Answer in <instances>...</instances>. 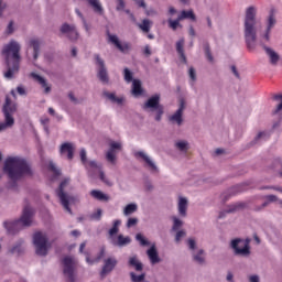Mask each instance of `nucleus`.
<instances>
[{
	"instance_id": "f257e3e1",
	"label": "nucleus",
	"mask_w": 282,
	"mask_h": 282,
	"mask_svg": "<svg viewBox=\"0 0 282 282\" xmlns=\"http://www.w3.org/2000/svg\"><path fill=\"white\" fill-rule=\"evenodd\" d=\"M3 171L8 175L9 180L13 182L14 186H17V182H19V180H23L25 175H33L32 167H30L28 161L19 156L8 158L4 161Z\"/></svg>"
},
{
	"instance_id": "f03ea898",
	"label": "nucleus",
	"mask_w": 282,
	"mask_h": 282,
	"mask_svg": "<svg viewBox=\"0 0 282 282\" xmlns=\"http://www.w3.org/2000/svg\"><path fill=\"white\" fill-rule=\"evenodd\" d=\"M4 63L7 65L6 78H14V74H19L21 69V45L18 42H10L2 50Z\"/></svg>"
},
{
	"instance_id": "7ed1b4c3",
	"label": "nucleus",
	"mask_w": 282,
	"mask_h": 282,
	"mask_svg": "<svg viewBox=\"0 0 282 282\" xmlns=\"http://www.w3.org/2000/svg\"><path fill=\"white\" fill-rule=\"evenodd\" d=\"M257 9L249 7L245 15V41L247 48L252 51L257 47Z\"/></svg>"
},
{
	"instance_id": "20e7f679",
	"label": "nucleus",
	"mask_w": 282,
	"mask_h": 282,
	"mask_svg": "<svg viewBox=\"0 0 282 282\" xmlns=\"http://www.w3.org/2000/svg\"><path fill=\"white\" fill-rule=\"evenodd\" d=\"M34 218V208L26 205L22 210V215L20 219L9 221L6 220L3 226L9 235H17L20 230L19 226H23L24 228H30L32 226V219Z\"/></svg>"
},
{
	"instance_id": "39448f33",
	"label": "nucleus",
	"mask_w": 282,
	"mask_h": 282,
	"mask_svg": "<svg viewBox=\"0 0 282 282\" xmlns=\"http://www.w3.org/2000/svg\"><path fill=\"white\" fill-rule=\"evenodd\" d=\"M4 116V122H0V132L6 131L9 127H14V113H17V105L12 104L10 96L6 97L4 105L2 107Z\"/></svg>"
},
{
	"instance_id": "423d86ee",
	"label": "nucleus",
	"mask_w": 282,
	"mask_h": 282,
	"mask_svg": "<svg viewBox=\"0 0 282 282\" xmlns=\"http://www.w3.org/2000/svg\"><path fill=\"white\" fill-rule=\"evenodd\" d=\"M144 111L155 112V121L160 122L164 116V106L160 104V94L151 96L143 105Z\"/></svg>"
},
{
	"instance_id": "0eeeda50",
	"label": "nucleus",
	"mask_w": 282,
	"mask_h": 282,
	"mask_svg": "<svg viewBox=\"0 0 282 282\" xmlns=\"http://www.w3.org/2000/svg\"><path fill=\"white\" fill-rule=\"evenodd\" d=\"M250 238L231 240L230 248L234 249L236 257H250Z\"/></svg>"
},
{
	"instance_id": "6e6552de",
	"label": "nucleus",
	"mask_w": 282,
	"mask_h": 282,
	"mask_svg": "<svg viewBox=\"0 0 282 282\" xmlns=\"http://www.w3.org/2000/svg\"><path fill=\"white\" fill-rule=\"evenodd\" d=\"M33 243L35 246V253L39 257H47V236L41 231L33 235Z\"/></svg>"
},
{
	"instance_id": "1a4fd4ad",
	"label": "nucleus",
	"mask_w": 282,
	"mask_h": 282,
	"mask_svg": "<svg viewBox=\"0 0 282 282\" xmlns=\"http://www.w3.org/2000/svg\"><path fill=\"white\" fill-rule=\"evenodd\" d=\"M67 184H69V178H64L56 189V195L65 210L72 215V208L69 207V200L72 199V196L65 193V186H67Z\"/></svg>"
},
{
	"instance_id": "9d476101",
	"label": "nucleus",
	"mask_w": 282,
	"mask_h": 282,
	"mask_svg": "<svg viewBox=\"0 0 282 282\" xmlns=\"http://www.w3.org/2000/svg\"><path fill=\"white\" fill-rule=\"evenodd\" d=\"M62 263L64 265L63 274L66 276L67 282H76V264L74 258L66 256L63 258Z\"/></svg>"
},
{
	"instance_id": "9b49d317",
	"label": "nucleus",
	"mask_w": 282,
	"mask_h": 282,
	"mask_svg": "<svg viewBox=\"0 0 282 282\" xmlns=\"http://www.w3.org/2000/svg\"><path fill=\"white\" fill-rule=\"evenodd\" d=\"M274 25H276V9L271 8L267 18V28L262 35L263 41H265L267 43H269L270 41V34H272Z\"/></svg>"
},
{
	"instance_id": "f8f14e48",
	"label": "nucleus",
	"mask_w": 282,
	"mask_h": 282,
	"mask_svg": "<svg viewBox=\"0 0 282 282\" xmlns=\"http://www.w3.org/2000/svg\"><path fill=\"white\" fill-rule=\"evenodd\" d=\"M106 34L108 36L109 43H112V45H115V47H117V50H119V52H121L122 54H127V52L131 50V43L129 42L121 43L120 40L118 39V35L111 34L109 30L106 31Z\"/></svg>"
},
{
	"instance_id": "ddd939ff",
	"label": "nucleus",
	"mask_w": 282,
	"mask_h": 282,
	"mask_svg": "<svg viewBox=\"0 0 282 282\" xmlns=\"http://www.w3.org/2000/svg\"><path fill=\"white\" fill-rule=\"evenodd\" d=\"M96 65H98L99 69L97 76L101 83L107 85L109 83V74L107 73V67H105V61L100 58V55H95Z\"/></svg>"
},
{
	"instance_id": "4468645a",
	"label": "nucleus",
	"mask_w": 282,
	"mask_h": 282,
	"mask_svg": "<svg viewBox=\"0 0 282 282\" xmlns=\"http://www.w3.org/2000/svg\"><path fill=\"white\" fill-rule=\"evenodd\" d=\"M116 265H118V259L110 257L104 260V265L100 271V278L105 279L107 274H111L113 270H116Z\"/></svg>"
},
{
	"instance_id": "2eb2a0df",
	"label": "nucleus",
	"mask_w": 282,
	"mask_h": 282,
	"mask_svg": "<svg viewBox=\"0 0 282 282\" xmlns=\"http://www.w3.org/2000/svg\"><path fill=\"white\" fill-rule=\"evenodd\" d=\"M59 32L62 34H66L69 41H78V31L76 30V25L74 24L72 25L67 23L62 24Z\"/></svg>"
},
{
	"instance_id": "dca6fc26",
	"label": "nucleus",
	"mask_w": 282,
	"mask_h": 282,
	"mask_svg": "<svg viewBox=\"0 0 282 282\" xmlns=\"http://www.w3.org/2000/svg\"><path fill=\"white\" fill-rule=\"evenodd\" d=\"M134 158H137V160H142V162H144L145 169H149V171H152V173L158 172V165H155V163H153L152 160L144 154V152H135Z\"/></svg>"
},
{
	"instance_id": "f3484780",
	"label": "nucleus",
	"mask_w": 282,
	"mask_h": 282,
	"mask_svg": "<svg viewBox=\"0 0 282 282\" xmlns=\"http://www.w3.org/2000/svg\"><path fill=\"white\" fill-rule=\"evenodd\" d=\"M121 150H122V144L118 142H111L110 149L106 154V159L108 160V162H111V164H116V151H121Z\"/></svg>"
},
{
	"instance_id": "a211bd4d",
	"label": "nucleus",
	"mask_w": 282,
	"mask_h": 282,
	"mask_svg": "<svg viewBox=\"0 0 282 282\" xmlns=\"http://www.w3.org/2000/svg\"><path fill=\"white\" fill-rule=\"evenodd\" d=\"M74 144L69 142H64L59 148L61 155H67V160H74Z\"/></svg>"
},
{
	"instance_id": "6ab92c4d",
	"label": "nucleus",
	"mask_w": 282,
	"mask_h": 282,
	"mask_svg": "<svg viewBox=\"0 0 282 282\" xmlns=\"http://www.w3.org/2000/svg\"><path fill=\"white\" fill-rule=\"evenodd\" d=\"M261 46L263 47L265 54L269 56L271 65H278L281 56H279L274 50L267 46L265 44L261 43Z\"/></svg>"
},
{
	"instance_id": "aec40b11",
	"label": "nucleus",
	"mask_w": 282,
	"mask_h": 282,
	"mask_svg": "<svg viewBox=\"0 0 282 282\" xmlns=\"http://www.w3.org/2000/svg\"><path fill=\"white\" fill-rule=\"evenodd\" d=\"M30 76L31 78H34L39 85H41L42 89H44V94H50V91H52V86L47 85V80L44 77L36 73H31Z\"/></svg>"
},
{
	"instance_id": "412c9836",
	"label": "nucleus",
	"mask_w": 282,
	"mask_h": 282,
	"mask_svg": "<svg viewBox=\"0 0 282 282\" xmlns=\"http://www.w3.org/2000/svg\"><path fill=\"white\" fill-rule=\"evenodd\" d=\"M110 243L112 246H118L119 248H122L131 243V237H124L122 234H120L118 237L112 238V240H110Z\"/></svg>"
},
{
	"instance_id": "4be33fe9",
	"label": "nucleus",
	"mask_w": 282,
	"mask_h": 282,
	"mask_svg": "<svg viewBox=\"0 0 282 282\" xmlns=\"http://www.w3.org/2000/svg\"><path fill=\"white\" fill-rule=\"evenodd\" d=\"M263 199H265V202L263 204H261L260 206H256L253 208V210L256 213H260V210H263V208H267V206H270V204L278 202L279 197H276V195H267L263 197Z\"/></svg>"
},
{
	"instance_id": "5701e85b",
	"label": "nucleus",
	"mask_w": 282,
	"mask_h": 282,
	"mask_svg": "<svg viewBox=\"0 0 282 282\" xmlns=\"http://www.w3.org/2000/svg\"><path fill=\"white\" fill-rule=\"evenodd\" d=\"M184 43H185L184 37H182L181 40H178L176 42V52H177L182 63H184L186 65V63H188V59L186 58V54L184 53Z\"/></svg>"
},
{
	"instance_id": "b1692460",
	"label": "nucleus",
	"mask_w": 282,
	"mask_h": 282,
	"mask_svg": "<svg viewBox=\"0 0 282 282\" xmlns=\"http://www.w3.org/2000/svg\"><path fill=\"white\" fill-rule=\"evenodd\" d=\"M120 226H122V220L116 219L112 221V227L108 231L110 241L116 239L117 234L120 232Z\"/></svg>"
},
{
	"instance_id": "393cba45",
	"label": "nucleus",
	"mask_w": 282,
	"mask_h": 282,
	"mask_svg": "<svg viewBox=\"0 0 282 282\" xmlns=\"http://www.w3.org/2000/svg\"><path fill=\"white\" fill-rule=\"evenodd\" d=\"M147 254L153 265H155V263H160L161 259L160 254H158V249L155 248V245L148 249Z\"/></svg>"
},
{
	"instance_id": "a878e982",
	"label": "nucleus",
	"mask_w": 282,
	"mask_h": 282,
	"mask_svg": "<svg viewBox=\"0 0 282 282\" xmlns=\"http://www.w3.org/2000/svg\"><path fill=\"white\" fill-rule=\"evenodd\" d=\"M128 265L134 268L137 272H142L144 270V264L138 260V256L129 258Z\"/></svg>"
},
{
	"instance_id": "bb28decb",
	"label": "nucleus",
	"mask_w": 282,
	"mask_h": 282,
	"mask_svg": "<svg viewBox=\"0 0 282 282\" xmlns=\"http://www.w3.org/2000/svg\"><path fill=\"white\" fill-rule=\"evenodd\" d=\"M188 210V200L185 197L178 199V215L186 217Z\"/></svg>"
},
{
	"instance_id": "cd10ccee",
	"label": "nucleus",
	"mask_w": 282,
	"mask_h": 282,
	"mask_svg": "<svg viewBox=\"0 0 282 282\" xmlns=\"http://www.w3.org/2000/svg\"><path fill=\"white\" fill-rule=\"evenodd\" d=\"M86 1L93 8L96 14L105 13V9H102V4H100V0H86Z\"/></svg>"
},
{
	"instance_id": "c85d7f7f",
	"label": "nucleus",
	"mask_w": 282,
	"mask_h": 282,
	"mask_svg": "<svg viewBox=\"0 0 282 282\" xmlns=\"http://www.w3.org/2000/svg\"><path fill=\"white\" fill-rule=\"evenodd\" d=\"M90 195L94 197V199H98V202H109V196L101 191L93 189Z\"/></svg>"
},
{
	"instance_id": "c756f323",
	"label": "nucleus",
	"mask_w": 282,
	"mask_h": 282,
	"mask_svg": "<svg viewBox=\"0 0 282 282\" xmlns=\"http://www.w3.org/2000/svg\"><path fill=\"white\" fill-rule=\"evenodd\" d=\"M144 90L142 89V82L139 79H133L132 82V94L133 96H142V93Z\"/></svg>"
},
{
	"instance_id": "7c9ffc66",
	"label": "nucleus",
	"mask_w": 282,
	"mask_h": 282,
	"mask_svg": "<svg viewBox=\"0 0 282 282\" xmlns=\"http://www.w3.org/2000/svg\"><path fill=\"white\" fill-rule=\"evenodd\" d=\"M9 252L11 254H18V257H21L23 254L24 249H23V240H19L10 250Z\"/></svg>"
},
{
	"instance_id": "2f4dec72",
	"label": "nucleus",
	"mask_w": 282,
	"mask_h": 282,
	"mask_svg": "<svg viewBox=\"0 0 282 282\" xmlns=\"http://www.w3.org/2000/svg\"><path fill=\"white\" fill-rule=\"evenodd\" d=\"M86 171H88L89 175H94V172L100 171V166L96 161H87L86 164H84Z\"/></svg>"
},
{
	"instance_id": "473e14b6",
	"label": "nucleus",
	"mask_w": 282,
	"mask_h": 282,
	"mask_svg": "<svg viewBox=\"0 0 282 282\" xmlns=\"http://www.w3.org/2000/svg\"><path fill=\"white\" fill-rule=\"evenodd\" d=\"M151 25H153V22H151L149 19H144L141 23L138 24V28L145 34H149L151 32Z\"/></svg>"
},
{
	"instance_id": "72a5a7b5",
	"label": "nucleus",
	"mask_w": 282,
	"mask_h": 282,
	"mask_svg": "<svg viewBox=\"0 0 282 282\" xmlns=\"http://www.w3.org/2000/svg\"><path fill=\"white\" fill-rule=\"evenodd\" d=\"M184 19H191V21H197V17L195 15V12H193V10H189V11L183 10L178 15V20L184 21Z\"/></svg>"
},
{
	"instance_id": "f704fd0d",
	"label": "nucleus",
	"mask_w": 282,
	"mask_h": 282,
	"mask_svg": "<svg viewBox=\"0 0 282 282\" xmlns=\"http://www.w3.org/2000/svg\"><path fill=\"white\" fill-rule=\"evenodd\" d=\"M30 46L33 47V57L39 58V52H41V42L36 39L30 41Z\"/></svg>"
},
{
	"instance_id": "c9c22d12",
	"label": "nucleus",
	"mask_w": 282,
	"mask_h": 282,
	"mask_svg": "<svg viewBox=\"0 0 282 282\" xmlns=\"http://www.w3.org/2000/svg\"><path fill=\"white\" fill-rule=\"evenodd\" d=\"M183 115L184 113L176 110L175 113L170 117V122H176L178 127H182V122H184V119L182 118Z\"/></svg>"
},
{
	"instance_id": "e433bc0d",
	"label": "nucleus",
	"mask_w": 282,
	"mask_h": 282,
	"mask_svg": "<svg viewBox=\"0 0 282 282\" xmlns=\"http://www.w3.org/2000/svg\"><path fill=\"white\" fill-rule=\"evenodd\" d=\"M106 98H109L116 105H122L124 102V98L117 97L116 93H105Z\"/></svg>"
},
{
	"instance_id": "4c0bfd02",
	"label": "nucleus",
	"mask_w": 282,
	"mask_h": 282,
	"mask_svg": "<svg viewBox=\"0 0 282 282\" xmlns=\"http://www.w3.org/2000/svg\"><path fill=\"white\" fill-rule=\"evenodd\" d=\"M241 191H243L241 188V185H236L234 187H231L229 189V195H224V202H228V199H230V197H232V195H237V193H241Z\"/></svg>"
},
{
	"instance_id": "58836bf2",
	"label": "nucleus",
	"mask_w": 282,
	"mask_h": 282,
	"mask_svg": "<svg viewBox=\"0 0 282 282\" xmlns=\"http://www.w3.org/2000/svg\"><path fill=\"white\" fill-rule=\"evenodd\" d=\"M239 208H243V204H238V205H232L229 209H227L226 212H220L218 219H224V217H226V214L228 213H235L236 210H239Z\"/></svg>"
},
{
	"instance_id": "ea45409f",
	"label": "nucleus",
	"mask_w": 282,
	"mask_h": 282,
	"mask_svg": "<svg viewBox=\"0 0 282 282\" xmlns=\"http://www.w3.org/2000/svg\"><path fill=\"white\" fill-rule=\"evenodd\" d=\"M193 259L196 263L203 265L206 261V258L204 257V249L198 250V252L193 256Z\"/></svg>"
},
{
	"instance_id": "a19ab883",
	"label": "nucleus",
	"mask_w": 282,
	"mask_h": 282,
	"mask_svg": "<svg viewBox=\"0 0 282 282\" xmlns=\"http://www.w3.org/2000/svg\"><path fill=\"white\" fill-rule=\"evenodd\" d=\"M180 21H182V20H180V17H177V19H175V20L169 19L167 20L169 28L171 30H173V32H175L177 30V28H182V24L180 23Z\"/></svg>"
},
{
	"instance_id": "79ce46f5",
	"label": "nucleus",
	"mask_w": 282,
	"mask_h": 282,
	"mask_svg": "<svg viewBox=\"0 0 282 282\" xmlns=\"http://www.w3.org/2000/svg\"><path fill=\"white\" fill-rule=\"evenodd\" d=\"M273 100L281 101L276 108L272 111L273 116H276L278 113H281L282 111V95H274Z\"/></svg>"
},
{
	"instance_id": "37998d69",
	"label": "nucleus",
	"mask_w": 282,
	"mask_h": 282,
	"mask_svg": "<svg viewBox=\"0 0 282 282\" xmlns=\"http://www.w3.org/2000/svg\"><path fill=\"white\" fill-rule=\"evenodd\" d=\"M147 279V273H141L140 275L135 274V272H130V280L132 282H142Z\"/></svg>"
},
{
	"instance_id": "c03bdc74",
	"label": "nucleus",
	"mask_w": 282,
	"mask_h": 282,
	"mask_svg": "<svg viewBox=\"0 0 282 282\" xmlns=\"http://www.w3.org/2000/svg\"><path fill=\"white\" fill-rule=\"evenodd\" d=\"M138 210V205L135 204H128L123 209V215H133Z\"/></svg>"
},
{
	"instance_id": "a18cd8bd",
	"label": "nucleus",
	"mask_w": 282,
	"mask_h": 282,
	"mask_svg": "<svg viewBox=\"0 0 282 282\" xmlns=\"http://www.w3.org/2000/svg\"><path fill=\"white\" fill-rule=\"evenodd\" d=\"M204 52L207 61H209V63H213L214 57H213V53L210 52V44L208 43L204 44Z\"/></svg>"
},
{
	"instance_id": "49530a36",
	"label": "nucleus",
	"mask_w": 282,
	"mask_h": 282,
	"mask_svg": "<svg viewBox=\"0 0 282 282\" xmlns=\"http://www.w3.org/2000/svg\"><path fill=\"white\" fill-rule=\"evenodd\" d=\"M48 171L54 174V177H61V170L56 167L54 162H50L47 165Z\"/></svg>"
},
{
	"instance_id": "de8ad7c7",
	"label": "nucleus",
	"mask_w": 282,
	"mask_h": 282,
	"mask_svg": "<svg viewBox=\"0 0 282 282\" xmlns=\"http://www.w3.org/2000/svg\"><path fill=\"white\" fill-rule=\"evenodd\" d=\"M123 78L126 83H133V73L129 68L123 69Z\"/></svg>"
},
{
	"instance_id": "09e8293b",
	"label": "nucleus",
	"mask_w": 282,
	"mask_h": 282,
	"mask_svg": "<svg viewBox=\"0 0 282 282\" xmlns=\"http://www.w3.org/2000/svg\"><path fill=\"white\" fill-rule=\"evenodd\" d=\"M135 239L139 241L140 246H151V242L147 240L142 234H137Z\"/></svg>"
},
{
	"instance_id": "8fccbe9b",
	"label": "nucleus",
	"mask_w": 282,
	"mask_h": 282,
	"mask_svg": "<svg viewBox=\"0 0 282 282\" xmlns=\"http://www.w3.org/2000/svg\"><path fill=\"white\" fill-rule=\"evenodd\" d=\"M172 219H173V227H172V229H173L174 231L180 230V228H182V226L184 225V223H183L182 220H180V218H177V217H175V216H173Z\"/></svg>"
},
{
	"instance_id": "3c124183",
	"label": "nucleus",
	"mask_w": 282,
	"mask_h": 282,
	"mask_svg": "<svg viewBox=\"0 0 282 282\" xmlns=\"http://www.w3.org/2000/svg\"><path fill=\"white\" fill-rule=\"evenodd\" d=\"M176 148L178 149V151H182L183 153H186V151H188V142L178 141V142H176Z\"/></svg>"
},
{
	"instance_id": "603ef678",
	"label": "nucleus",
	"mask_w": 282,
	"mask_h": 282,
	"mask_svg": "<svg viewBox=\"0 0 282 282\" xmlns=\"http://www.w3.org/2000/svg\"><path fill=\"white\" fill-rule=\"evenodd\" d=\"M90 219L100 221V219H102V209L98 208L95 213L90 214Z\"/></svg>"
},
{
	"instance_id": "864d4df0",
	"label": "nucleus",
	"mask_w": 282,
	"mask_h": 282,
	"mask_svg": "<svg viewBox=\"0 0 282 282\" xmlns=\"http://www.w3.org/2000/svg\"><path fill=\"white\" fill-rule=\"evenodd\" d=\"M99 180H101L104 184H106V186H113V183H111V181L107 178L105 172H102L101 170L99 171Z\"/></svg>"
},
{
	"instance_id": "5fc2aeb1",
	"label": "nucleus",
	"mask_w": 282,
	"mask_h": 282,
	"mask_svg": "<svg viewBox=\"0 0 282 282\" xmlns=\"http://www.w3.org/2000/svg\"><path fill=\"white\" fill-rule=\"evenodd\" d=\"M79 156H80V161H82V164L85 166V164H87V150L85 149H82L79 151Z\"/></svg>"
},
{
	"instance_id": "6e6d98bb",
	"label": "nucleus",
	"mask_w": 282,
	"mask_h": 282,
	"mask_svg": "<svg viewBox=\"0 0 282 282\" xmlns=\"http://www.w3.org/2000/svg\"><path fill=\"white\" fill-rule=\"evenodd\" d=\"M182 237H186V231L184 230L177 231L175 236V242L180 243V241H182Z\"/></svg>"
},
{
	"instance_id": "4d7b16f0",
	"label": "nucleus",
	"mask_w": 282,
	"mask_h": 282,
	"mask_svg": "<svg viewBox=\"0 0 282 282\" xmlns=\"http://www.w3.org/2000/svg\"><path fill=\"white\" fill-rule=\"evenodd\" d=\"M188 74H189L191 80L193 83H195L197 80V74L195 73V68L194 67H189Z\"/></svg>"
},
{
	"instance_id": "13d9d810",
	"label": "nucleus",
	"mask_w": 282,
	"mask_h": 282,
	"mask_svg": "<svg viewBox=\"0 0 282 282\" xmlns=\"http://www.w3.org/2000/svg\"><path fill=\"white\" fill-rule=\"evenodd\" d=\"M138 225V218H129L127 221V228H133Z\"/></svg>"
},
{
	"instance_id": "bf43d9fd",
	"label": "nucleus",
	"mask_w": 282,
	"mask_h": 282,
	"mask_svg": "<svg viewBox=\"0 0 282 282\" xmlns=\"http://www.w3.org/2000/svg\"><path fill=\"white\" fill-rule=\"evenodd\" d=\"M184 109H186V100L184 98L180 99V107L176 111H181V113H184Z\"/></svg>"
},
{
	"instance_id": "052dcab7",
	"label": "nucleus",
	"mask_w": 282,
	"mask_h": 282,
	"mask_svg": "<svg viewBox=\"0 0 282 282\" xmlns=\"http://www.w3.org/2000/svg\"><path fill=\"white\" fill-rule=\"evenodd\" d=\"M272 188L273 191H278V193H282V187L281 186H264L261 187L260 191H265Z\"/></svg>"
},
{
	"instance_id": "680f3d73",
	"label": "nucleus",
	"mask_w": 282,
	"mask_h": 282,
	"mask_svg": "<svg viewBox=\"0 0 282 282\" xmlns=\"http://www.w3.org/2000/svg\"><path fill=\"white\" fill-rule=\"evenodd\" d=\"M124 0H117V11L120 12L124 10Z\"/></svg>"
},
{
	"instance_id": "e2e57ef3",
	"label": "nucleus",
	"mask_w": 282,
	"mask_h": 282,
	"mask_svg": "<svg viewBox=\"0 0 282 282\" xmlns=\"http://www.w3.org/2000/svg\"><path fill=\"white\" fill-rule=\"evenodd\" d=\"M189 250H195L197 248V243L194 239H188L187 241Z\"/></svg>"
},
{
	"instance_id": "0e129e2a",
	"label": "nucleus",
	"mask_w": 282,
	"mask_h": 282,
	"mask_svg": "<svg viewBox=\"0 0 282 282\" xmlns=\"http://www.w3.org/2000/svg\"><path fill=\"white\" fill-rule=\"evenodd\" d=\"M144 188L145 191L151 192L153 191V184L150 181H148L144 183Z\"/></svg>"
},
{
	"instance_id": "69168bd1",
	"label": "nucleus",
	"mask_w": 282,
	"mask_h": 282,
	"mask_svg": "<svg viewBox=\"0 0 282 282\" xmlns=\"http://www.w3.org/2000/svg\"><path fill=\"white\" fill-rule=\"evenodd\" d=\"M231 72L236 76V78H241V76L239 75V70H237V66L232 65Z\"/></svg>"
},
{
	"instance_id": "338daca9",
	"label": "nucleus",
	"mask_w": 282,
	"mask_h": 282,
	"mask_svg": "<svg viewBox=\"0 0 282 282\" xmlns=\"http://www.w3.org/2000/svg\"><path fill=\"white\" fill-rule=\"evenodd\" d=\"M143 54L145 56H151V47L149 45H145V47L143 50Z\"/></svg>"
},
{
	"instance_id": "774afa93",
	"label": "nucleus",
	"mask_w": 282,
	"mask_h": 282,
	"mask_svg": "<svg viewBox=\"0 0 282 282\" xmlns=\"http://www.w3.org/2000/svg\"><path fill=\"white\" fill-rule=\"evenodd\" d=\"M250 282H259V276L258 275H251L250 276Z\"/></svg>"
}]
</instances>
